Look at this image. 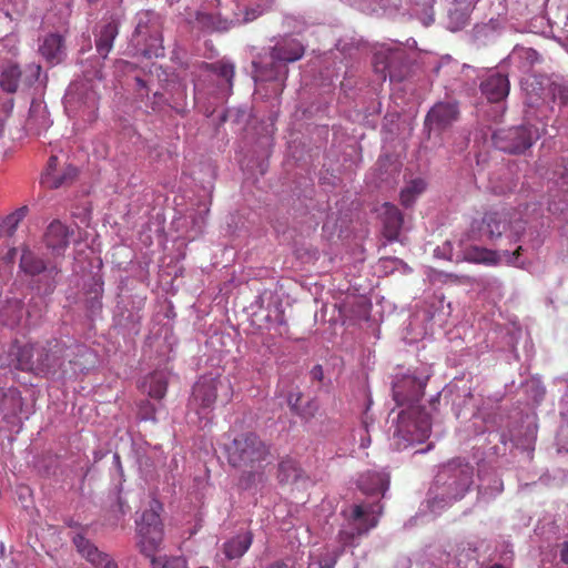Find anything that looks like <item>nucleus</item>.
<instances>
[{
	"instance_id": "nucleus-41",
	"label": "nucleus",
	"mask_w": 568,
	"mask_h": 568,
	"mask_svg": "<svg viewBox=\"0 0 568 568\" xmlns=\"http://www.w3.org/2000/svg\"><path fill=\"white\" fill-rule=\"evenodd\" d=\"M449 19H450V23H454V21L456 19L455 24L452 26L450 29L453 31H457L466 26L468 17L466 13L455 10V11L449 12Z\"/></svg>"
},
{
	"instance_id": "nucleus-3",
	"label": "nucleus",
	"mask_w": 568,
	"mask_h": 568,
	"mask_svg": "<svg viewBox=\"0 0 568 568\" xmlns=\"http://www.w3.org/2000/svg\"><path fill=\"white\" fill-rule=\"evenodd\" d=\"M382 507L378 503H362L343 510L345 524L338 532L339 549H326L316 560L312 558L308 568H334L337 558L346 547H353L358 538L376 527Z\"/></svg>"
},
{
	"instance_id": "nucleus-30",
	"label": "nucleus",
	"mask_w": 568,
	"mask_h": 568,
	"mask_svg": "<svg viewBox=\"0 0 568 568\" xmlns=\"http://www.w3.org/2000/svg\"><path fill=\"white\" fill-rule=\"evenodd\" d=\"M22 83V73L18 64L12 62L1 68L0 87L8 93H14Z\"/></svg>"
},
{
	"instance_id": "nucleus-43",
	"label": "nucleus",
	"mask_w": 568,
	"mask_h": 568,
	"mask_svg": "<svg viewBox=\"0 0 568 568\" xmlns=\"http://www.w3.org/2000/svg\"><path fill=\"white\" fill-rule=\"evenodd\" d=\"M560 560L565 565H568V541H565L562 544V547L560 549Z\"/></svg>"
},
{
	"instance_id": "nucleus-13",
	"label": "nucleus",
	"mask_w": 568,
	"mask_h": 568,
	"mask_svg": "<svg viewBox=\"0 0 568 568\" xmlns=\"http://www.w3.org/2000/svg\"><path fill=\"white\" fill-rule=\"evenodd\" d=\"M155 14L152 12H142L138 16V23L132 41L139 45L145 41L144 48L138 51L145 58H159L164 55L162 39L155 22Z\"/></svg>"
},
{
	"instance_id": "nucleus-18",
	"label": "nucleus",
	"mask_w": 568,
	"mask_h": 568,
	"mask_svg": "<svg viewBox=\"0 0 568 568\" xmlns=\"http://www.w3.org/2000/svg\"><path fill=\"white\" fill-rule=\"evenodd\" d=\"M510 83L508 75L501 72L489 74L480 84L481 93L490 102H500L505 100L509 93Z\"/></svg>"
},
{
	"instance_id": "nucleus-7",
	"label": "nucleus",
	"mask_w": 568,
	"mask_h": 568,
	"mask_svg": "<svg viewBox=\"0 0 568 568\" xmlns=\"http://www.w3.org/2000/svg\"><path fill=\"white\" fill-rule=\"evenodd\" d=\"M538 210L537 204H526L524 213L488 212L481 221L471 224L469 239L474 241L496 240L506 235L510 243H517L525 231V224Z\"/></svg>"
},
{
	"instance_id": "nucleus-14",
	"label": "nucleus",
	"mask_w": 568,
	"mask_h": 568,
	"mask_svg": "<svg viewBox=\"0 0 568 568\" xmlns=\"http://www.w3.org/2000/svg\"><path fill=\"white\" fill-rule=\"evenodd\" d=\"M525 252L523 245H518L513 252L508 250L493 251L479 245H469L464 248V258L471 263L495 266L498 264L523 267L525 262L521 254Z\"/></svg>"
},
{
	"instance_id": "nucleus-39",
	"label": "nucleus",
	"mask_w": 568,
	"mask_h": 568,
	"mask_svg": "<svg viewBox=\"0 0 568 568\" xmlns=\"http://www.w3.org/2000/svg\"><path fill=\"white\" fill-rule=\"evenodd\" d=\"M301 393H291L287 397V403L293 412L296 414L305 417L311 418L314 416L315 412L317 410V405L314 402H310L307 404V407L304 409H300V400H301Z\"/></svg>"
},
{
	"instance_id": "nucleus-9",
	"label": "nucleus",
	"mask_w": 568,
	"mask_h": 568,
	"mask_svg": "<svg viewBox=\"0 0 568 568\" xmlns=\"http://www.w3.org/2000/svg\"><path fill=\"white\" fill-rule=\"evenodd\" d=\"M232 396L233 388L230 379L209 376L201 377L194 384L189 402V420L197 423L201 427L206 426L216 400L227 404Z\"/></svg>"
},
{
	"instance_id": "nucleus-55",
	"label": "nucleus",
	"mask_w": 568,
	"mask_h": 568,
	"mask_svg": "<svg viewBox=\"0 0 568 568\" xmlns=\"http://www.w3.org/2000/svg\"><path fill=\"white\" fill-rule=\"evenodd\" d=\"M503 487H501V484L497 487V491H501Z\"/></svg>"
},
{
	"instance_id": "nucleus-34",
	"label": "nucleus",
	"mask_w": 568,
	"mask_h": 568,
	"mask_svg": "<svg viewBox=\"0 0 568 568\" xmlns=\"http://www.w3.org/2000/svg\"><path fill=\"white\" fill-rule=\"evenodd\" d=\"M20 268L30 275H36L45 270V264L38 258L31 251L23 250L20 258Z\"/></svg>"
},
{
	"instance_id": "nucleus-10",
	"label": "nucleus",
	"mask_w": 568,
	"mask_h": 568,
	"mask_svg": "<svg viewBox=\"0 0 568 568\" xmlns=\"http://www.w3.org/2000/svg\"><path fill=\"white\" fill-rule=\"evenodd\" d=\"M374 70L385 81H402L408 70V61L405 49L398 43L379 44L374 53Z\"/></svg>"
},
{
	"instance_id": "nucleus-11",
	"label": "nucleus",
	"mask_w": 568,
	"mask_h": 568,
	"mask_svg": "<svg viewBox=\"0 0 568 568\" xmlns=\"http://www.w3.org/2000/svg\"><path fill=\"white\" fill-rule=\"evenodd\" d=\"M539 139V129L532 124H521L500 129L493 134L494 145L506 153H523Z\"/></svg>"
},
{
	"instance_id": "nucleus-46",
	"label": "nucleus",
	"mask_w": 568,
	"mask_h": 568,
	"mask_svg": "<svg viewBox=\"0 0 568 568\" xmlns=\"http://www.w3.org/2000/svg\"><path fill=\"white\" fill-rule=\"evenodd\" d=\"M267 568H295L292 564L285 562V561H277L273 565L268 566Z\"/></svg>"
},
{
	"instance_id": "nucleus-29",
	"label": "nucleus",
	"mask_w": 568,
	"mask_h": 568,
	"mask_svg": "<svg viewBox=\"0 0 568 568\" xmlns=\"http://www.w3.org/2000/svg\"><path fill=\"white\" fill-rule=\"evenodd\" d=\"M24 311L22 302L18 298L6 301L0 307V321L3 325L14 327L19 325L23 318Z\"/></svg>"
},
{
	"instance_id": "nucleus-32",
	"label": "nucleus",
	"mask_w": 568,
	"mask_h": 568,
	"mask_svg": "<svg viewBox=\"0 0 568 568\" xmlns=\"http://www.w3.org/2000/svg\"><path fill=\"white\" fill-rule=\"evenodd\" d=\"M425 190L426 182L423 179L417 178L409 181L400 192V203L406 207L412 206Z\"/></svg>"
},
{
	"instance_id": "nucleus-48",
	"label": "nucleus",
	"mask_w": 568,
	"mask_h": 568,
	"mask_svg": "<svg viewBox=\"0 0 568 568\" xmlns=\"http://www.w3.org/2000/svg\"><path fill=\"white\" fill-rule=\"evenodd\" d=\"M202 87H201V83L200 82H195L194 83V94H195V100H199L201 94H202Z\"/></svg>"
},
{
	"instance_id": "nucleus-45",
	"label": "nucleus",
	"mask_w": 568,
	"mask_h": 568,
	"mask_svg": "<svg viewBox=\"0 0 568 568\" xmlns=\"http://www.w3.org/2000/svg\"><path fill=\"white\" fill-rule=\"evenodd\" d=\"M422 21H423L424 26H426V27L434 22V13H433L432 9H429V11H427L425 13V16H424Z\"/></svg>"
},
{
	"instance_id": "nucleus-22",
	"label": "nucleus",
	"mask_w": 568,
	"mask_h": 568,
	"mask_svg": "<svg viewBox=\"0 0 568 568\" xmlns=\"http://www.w3.org/2000/svg\"><path fill=\"white\" fill-rule=\"evenodd\" d=\"M379 216L384 224L385 236L389 241L397 240L403 225V215L399 210L390 203H384L379 209Z\"/></svg>"
},
{
	"instance_id": "nucleus-16",
	"label": "nucleus",
	"mask_w": 568,
	"mask_h": 568,
	"mask_svg": "<svg viewBox=\"0 0 568 568\" xmlns=\"http://www.w3.org/2000/svg\"><path fill=\"white\" fill-rule=\"evenodd\" d=\"M78 552L94 568H120L118 561L109 552L100 550L82 534L72 539Z\"/></svg>"
},
{
	"instance_id": "nucleus-8",
	"label": "nucleus",
	"mask_w": 568,
	"mask_h": 568,
	"mask_svg": "<svg viewBox=\"0 0 568 568\" xmlns=\"http://www.w3.org/2000/svg\"><path fill=\"white\" fill-rule=\"evenodd\" d=\"M101 65L99 60L90 68L83 65V79L69 85L64 95V109L69 116L80 118L87 122L95 119L99 95L94 81L102 79Z\"/></svg>"
},
{
	"instance_id": "nucleus-53",
	"label": "nucleus",
	"mask_w": 568,
	"mask_h": 568,
	"mask_svg": "<svg viewBox=\"0 0 568 568\" xmlns=\"http://www.w3.org/2000/svg\"><path fill=\"white\" fill-rule=\"evenodd\" d=\"M136 81H138V84H139L140 87H144V82H143V80H141V79H139V78H138V79H136Z\"/></svg>"
},
{
	"instance_id": "nucleus-2",
	"label": "nucleus",
	"mask_w": 568,
	"mask_h": 568,
	"mask_svg": "<svg viewBox=\"0 0 568 568\" xmlns=\"http://www.w3.org/2000/svg\"><path fill=\"white\" fill-rule=\"evenodd\" d=\"M428 375H405L393 384L394 399L398 405L409 404L397 415L392 434V445L405 449L415 443H423L430 434V419L420 407L415 406L423 395Z\"/></svg>"
},
{
	"instance_id": "nucleus-26",
	"label": "nucleus",
	"mask_w": 568,
	"mask_h": 568,
	"mask_svg": "<svg viewBox=\"0 0 568 568\" xmlns=\"http://www.w3.org/2000/svg\"><path fill=\"white\" fill-rule=\"evenodd\" d=\"M253 536L250 531H241L223 545V552L229 560L241 558L252 545Z\"/></svg>"
},
{
	"instance_id": "nucleus-37",
	"label": "nucleus",
	"mask_w": 568,
	"mask_h": 568,
	"mask_svg": "<svg viewBox=\"0 0 568 568\" xmlns=\"http://www.w3.org/2000/svg\"><path fill=\"white\" fill-rule=\"evenodd\" d=\"M22 73V84L27 88H31L34 84H43L44 78H42V68L40 64L30 63L28 64Z\"/></svg>"
},
{
	"instance_id": "nucleus-35",
	"label": "nucleus",
	"mask_w": 568,
	"mask_h": 568,
	"mask_svg": "<svg viewBox=\"0 0 568 568\" xmlns=\"http://www.w3.org/2000/svg\"><path fill=\"white\" fill-rule=\"evenodd\" d=\"M17 50V40L13 36L0 39V68L13 62Z\"/></svg>"
},
{
	"instance_id": "nucleus-54",
	"label": "nucleus",
	"mask_w": 568,
	"mask_h": 568,
	"mask_svg": "<svg viewBox=\"0 0 568 568\" xmlns=\"http://www.w3.org/2000/svg\"><path fill=\"white\" fill-rule=\"evenodd\" d=\"M154 99H156V100H158V99H159V100H161V99H162V95H161V94H158V93H154Z\"/></svg>"
},
{
	"instance_id": "nucleus-40",
	"label": "nucleus",
	"mask_w": 568,
	"mask_h": 568,
	"mask_svg": "<svg viewBox=\"0 0 568 568\" xmlns=\"http://www.w3.org/2000/svg\"><path fill=\"white\" fill-rule=\"evenodd\" d=\"M551 27L568 32V8H559L556 12L555 20H550Z\"/></svg>"
},
{
	"instance_id": "nucleus-42",
	"label": "nucleus",
	"mask_w": 568,
	"mask_h": 568,
	"mask_svg": "<svg viewBox=\"0 0 568 568\" xmlns=\"http://www.w3.org/2000/svg\"><path fill=\"white\" fill-rule=\"evenodd\" d=\"M154 456H155V460L153 462H150V457H140L139 459V464H140V467L141 468H145L146 470H149L150 468H154L156 467V465L159 463H163L164 460V457L162 456V453H154Z\"/></svg>"
},
{
	"instance_id": "nucleus-24",
	"label": "nucleus",
	"mask_w": 568,
	"mask_h": 568,
	"mask_svg": "<svg viewBox=\"0 0 568 568\" xmlns=\"http://www.w3.org/2000/svg\"><path fill=\"white\" fill-rule=\"evenodd\" d=\"M119 33V24L114 19H111L100 26L95 34V48L98 54L105 59L113 48V41Z\"/></svg>"
},
{
	"instance_id": "nucleus-17",
	"label": "nucleus",
	"mask_w": 568,
	"mask_h": 568,
	"mask_svg": "<svg viewBox=\"0 0 568 568\" xmlns=\"http://www.w3.org/2000/svg\"><path fill=\"white\" fill-rule=\"evenodd\" d=\"M456 102H438L427 113L425 126L432 131H443L450 126L458 118Z\"/></svg>"
},
{
	"instance_id": "nucleus-49",
	"label": "nucleus",
	"mask_w": 568,
	"mask_h": 568,
	"mask_svg": "<svg viewBox=\"0 0 568 568\" xmlns=\"http://www.w3.org/2000/svg\"><path fill=\"white\" fill-rule=\"evenodd\" d=\"M124 568H138L136 567V558H128Z\"/></svg>"
},
{
	"instance_id": "nucleus-28",
	"label": "nucleus",
	"mask_w": 568,
	"mask_h": 568,
	"mask_svg": "<svg viewBox=\"0 0 568 568\" xmlns=\"http://www.w3.org/2000/svg\"><path fill=\"white\" fill-rule=\"evenodd\" d=\"M51 123L52 122L45 105H43L40 101H32L27 120V125L29 129L36 133H40L41 131L47 130Z\"/></svg>"
},
{
	"instance_id": "nucleus-23",
	"label": "nucleus",
	"mask_w": 568,
	"mask_h": 568,
	"mask_svg": "<svg viewBox=\"0 0 568 568\" xmlns=\"http://www.w3.org/2000/svg\"><path fill=\"white\" fill-rule=\"evenodd\" d=\"M389 485V474L385 470H368L359 476L358 487L365 494H385Z\"/></svg>"
},
{
	"instance_id": "nucleus-31",
	"label": "nucleus",
	"mask_w": 568,
	"mask_h": 568,
	"mask_svg": "<svg viewBox=\"0 0 568 568\" xmlns=\"http://www.w3.org/2000/svg\"><path fill=\"white\" fill-rule=\"evenodd\" d=\"M144 388L148 390V394L153 397L161 399L164 397L166 393L168 379L166 375L163 372H155L151 374L146 381L144 382Z\"/></svg>"
},
{
	"instance_id": "nucleus-52",
	"label": "nucleus",
	"mask_w": 568,
	"mask_h": 568,
	"mask_svg": "<svg viewBox=\"0 0 568 568\" xmlns=\"http://www.w3.org/2000/svg\"><path fill=\"white\" fill-rule=\"evenodd\" d=\"M561 176L562 178L568 176V168H565V171L561 173Z\"/></svg>"
},
{
	"instance_id": "nucleus-15",
	"label": "nucleus",
	"mask_w": 568,
	"mask_h": 568,
	"mask_svg": "<svg viewBox=\"0 0 568 568\" xmlns=\"http://www.w3.org/2000/svg\"><path fill=\"white\" fill-rule=\"evenodd\" d=\"M75 166L67 162L63 153L51 155L41 175V184L49 189H58L70 184L77 176Z\"/></svg>"
},
{
	"instance_id": "nucleus-38",
	"label": "nucleus",
	"mask_w": 568,
	"mask_h": 568,
	"mask_svg": "<svg viewBox=\"0 0 568 568\" xmlns=\"http://www.w3.org/2000/svg\"><path fill=\"white\" fill-rule=\"evenodd\" d=\"M206 69H210L214 74L224 79L227 85L232 87V80L234 77V64L229 61H219L214 64H206Z\"/></svg>"
},
{
	"instance_id": "nucleus-44",
	"label": "nucleus",
	"mask_w": 568,
	"mask_h": 568,
	"mask_svg": "<svg viewBox=\"0 0 568 568\" xmlns=\"http://www.w3.org/2000/svg\"><path fill=\"white\" fill-rule=\"evenodd\" d=\"M312 377L314 379H317V381H321L323 378V369H322V366L317 365V366H314L312 372Z\"/></svg>"
},
{
	"instance_id": "nucleus-20",
	"label": "nucleus",
	"mask_w": 568,
	"mask_h": 568,
	"mask_svg": "<svg viewBox=\"0 0 568 568\" xmlns=\"http://www.w3.org/2000/svg\"><path fill=\"white\" fill-rule=\"evenodd\" d=\"M22 397L14 388L0 389V417L7 423L16 424L19 413L22 410Z\"/></svg>"
},
{
	"instance_id": "nucleus-1",
	"label": "nucleus",
	"mask_w": 568,
	"mask_h": 568,
	"mask_svg": "<svg viewBox=\"0 0 568 568\" xmlns=\"http://www.w3.org/2000/svg\"><path fill=\"white\" fill-rule=\"evenodd\" d=\"M89 357H92V353L84 345L67 346L59 339H51L45 344H12L8 352V362L1 361V365L31 372L39 376L55 377L67 373L65 359L73 366L75 373L87 369Z\"/></svg>"
},
{
	"instance_id": "nucleus-27",
	"label": "nucleus",
	"mask_w": 568,
	"mask_h": 568,
	"mask_svg": "<svg viewBox=\"0 0 568 568\" xmlns=\"http://www.w3.org/2000/svg\"><path fill=\"white\" fill-rule=\"evenodd\" d=\"M39 50L49 62L59 63L64 55L62 37L57 33L48 34L44 37Z\"/></svg>"
},
{
	"instance_id": "nucleus-6",
	"label": "nucleus",
	"mask_w": 568,
	"mask_h": 568,
	"mask_svg": "<svg viewBox=\"0 0 568 568\" xmlns=\"http://www.w3.org/2000/svg\"><path fill=\"white\" fill-rule=\"evenodd\" d=\"M473 483V467L462 462H452L443 466L435 477L428 493V507L439 514L454 503L460 500Z\"/></svg>"
},
{
	"instance_id": "nucleus-51",
	"label": "nucleus",
	"mask_w": 568,
	"mask_h": 568,
	"mask_svg": "<svg viewBox=\"0 0 568 568\" xmlns=\"http://www.w3.org/2000/svg\"><path fill=\"white\" fill-rule=\"evenodd\" d=\"M4 132V123L0 121V138L3 135Z\"/></svg>"
},
{
	"instance_id": "nucleus-25",
	"label": "nucleus",
	"mask_w": 568,
	"mask_h": 568,
	"mask_svg": "<svg viewBox=\"0 0 568 568\" xmlns=\"http://www.w3.org/2000/svg\"><path fill=\"white\" fill-rule=\"evenodd\" d=\"M541 89L545 91L546 97L550 98L552 102L559 104L568 103V80L559 75H552L549 78H542L538 82Z\"/></svg>"
},
{
	"instance_id": "nucleus-21",
	"label": "nucleus",
	"mask_w": 568,
	"mask_h": 568,
	"mask_svg": "<svg viewBox=\"0 0 568 568\" xmlns=\"http://www.w3.org/2000/svg\"><path fill=\"white\" fill-rule=\"evenodd\" d=\"M539 62L540 55L536 50L521 45H516L506 59L507 64L523 73H528Z\"/></svg>"
},
{
	"instance_id": "nucleus-36",
	"label": "nucleus",
	"mask_w": 568,
	"mask_h": 568,
	"mask_svg": "<svg viewBox=\"0 0 568 568\" xmlns=\"http://www.w3.org/2000/svg\"><path fill=\"white\" fill-rule=\"evenodd\" d=\"M301 476L297 463L292 458L283 459L278 465V478L281 481L290 483Z\"/></svg>"
},
{
	"instance_id": "nucleus-33",
	"label": "nucleus",
	"mask_w": 568,
	"mask_h": 568,
	"mask_svg": "<svg viewBox=\"0 0 568 568\" xmlns=\"http://www.w3.org/2000/svg\"><path fill=\"white\" fill-rule=\"evenodd\" d=\"M28 207L21 206L8 216H6L0 223V235L1 236H11L19 223L27 216Z\"/></svg>"
},
{
	"instance_id": "nucleus-50",
	"label": "nucleus",
	"mask_w": 568,
	"mask_h": 568,
	"mask_svg": "<svg viewBox=\"0 0 568 568\" xmlns=\"http://www.w3.org/2000/svg\"><path fill=\"white\" fill-rule=\"evenodd\" d=\"M369 443H371L369 438H367V439L362 438L361 447L365 448L369 445Z\"/></svg>"
},
{
	"instance_id": "nucleus-5",
	"label": "nucleus",
	"mask_w": 568,
	"mask_h": 568,
	"mask_svg": "<svg viewBox=\"0 0 568 568\" xmlns=\"http://www.w3.org/2000/svg\"><path fill=\"white\" fill-rule=\"evenodd\" d=\"M304 49L302 44L294 39H284L278 42L268 53L261 55L258 60L253 61L254 79L256 83V93L261 94L264 83L272 84V94L278 97L287 78V63L297 61L302 58Z\"/></svg>"
},
{
	"instance_id": "nucleus-4",
	"label": "nucleus",
	"mask_w": 568,
	"mask_h": 568,
	"mask_svg": "<svg viewBox=\"0 0 568 568\" xmlns=\"http://www.w3.org/2000/svg\"><path fill=\"white\" fill-rule=\"evenodd\" d=\"M230 465L242 471L240 484L250 488L263 480V469L270 463L266 444L254 433L236 436L226 447Z\"/></svg>"
},
{
	"instance_id": "nucleus-47",
	"label": "nucleus",
	"mask_w": 568,
	"mask_h": 568,
	"mask_svg": "<svg viewBox=\"0 0 568 568\" xmlns=\"http://www.w3.org/2000/svg\"><path fill=\"white\" fill-rule=\"evenodd\" d=\"M532 385L535 386L536 388V398L537 399H540L542 398L544 394H545V389L544 387H541L538 383H532Z\"/></svg>"
},
{
	"instance_id": "nucleus-19",
	"label": "nucleus",
	"mask_w": 568,
	"mask_h": 568,
	"mask_svg": "<svg viewBox=\"0 0 568 568\" xmlns=\"http://www.w3.org/2000/svg\"><path fill=\"white\" fill-rule=\"evenodd\" d=\"M73 235V230H70L61 221H52L44 234V241L53 253L61 254L69 245L70 237Z\"/></svg>"
},
{
	"instance_id": "nucleus-12",
	"label": "nucleus",
	"mask_w": 568,
	"mask_h": 568,
	"mask_svg": "<svg viewBox=\"0 0 568 568\" xmlns=\"http://www.w3.org/2000/svg\"><path fill=\"white\" fill-rule=\"evenodd\" d=\"M136 532L140 551L151 559L154 558L153 556L160 548L164 535L160 514L154 507L143 511L141 521L138 523Z\"/></svg>"
}]
</instances>
